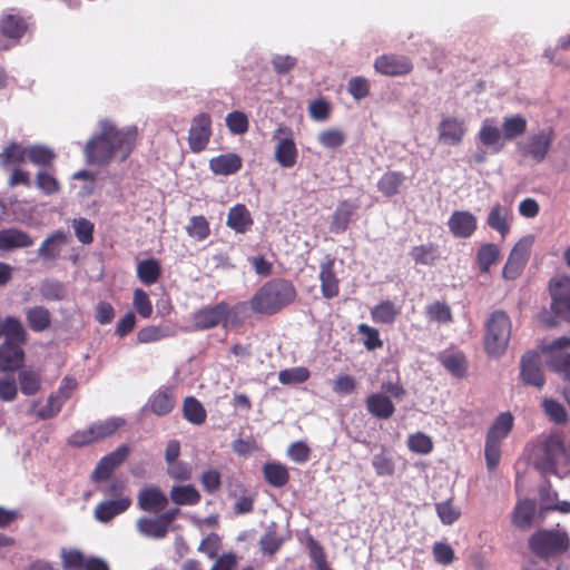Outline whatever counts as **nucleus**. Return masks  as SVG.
Listing matches in <instances>:
<instances>
[{"instance_id":"nucleus-54","label":"nucleus","mask_w":570,"mask_h":570,"mask_svg":"<svg viewBox=\"0 0 570 570\" xmlns=\"http://www.w3.org/2000/svg\"><path fill=\"white\" fill-rule=\"evenodd\" d=\"M171 335L173 331L169 327L146 326L137 333V340L139 343H151Z\"/></svg>"},{"instance_id":"nucleus-61","label":"nucleus","mask_w":570,"mask_h":570,"mask_svg":"<svg viewBox=\"0 0 570 570\" xmlns=\"http://www.w3.org/2000/svg\"><path fill=\"white\" fill-rule=\"evenodd\" d=\"M186 229L190 237L198 240H204L209 235V225L204 216L191 217Z\"/></svg>"},{"instance_id":"nucleus-45","label":"nucleus","mask_w":570,"mask_h":570,"mask_svg":"<svg viewBox=\"0 0 570 570\" xmlns=\"http://www.w3.org/2000/svg\"><path fill=\"white\" fill-rule=\"evenodd\" d=\"M183 411L184 417L193 424H202L206 419L204 406L195 397L185 399Z\"/></svg>"},{"instance_id":"nucleus-18","label":"nucleus","mask_w":570,"mask_h":570,"mask_svg":"<svg viewBox=\"0 0 570 570\" xmlns=\"http://www.w3.org/2000/svg\"><path fill=\"white\" fill-rule=\"evenodd\" d=\"M520 377L527 385L541 389L544 385V375L541 358L535 352L525 353L520 362Z\"/></svg>"},{"instance_id":"nucleus-7","label":"nucleus","mask_w":570,"mask_h":570,"mask_svg":"<svg viewBox=\"0 0 570 570\" xmlns=\"http://www.w3.org/2000/svg\"><path fill=\"white\" fill-rule=\"evenodd\" d=\"M194 325L198 330H207L217 325L234 326L238 321V312L225 303L202 308L194 314Z\"/></svg>"},{"instance_id":"nucleus-22","label":"nucleus","mask_w":570,"mask_h":570,"mask_svg":"<svg viewBox=\"0 0 570 570\" xmlns=\"http://www.w3.org/2000/svg\"><path fill=\"white\" fill-rule=\"evenodd\" d=\"M478 139L483 146L492 148L495 153L500 151L505 144L502 129L494 118H487L482 121Z\"/></svg>"},{"instance_id":"nucleus-62","label":"nucleus","mask_w":570,"mask_h":570,"mask_svg":"<svg viewBox=\"0 0 570 570\" xmlns=\"http://www.w3.org/2000/svg\"><path fill=\"white\" fill-rule=\"evenodd\" d=\"M226 126L230 132L243 135L248 129V118L242 111H233L226 116Z\"/></svg>"},{"instance_id":"nucleus-27","label":"nucleus","mask_w":570,"mask_h":570,"mask_svg":"<svg viewBox=\"0 0 570 570\" xmlns=\"http://www.w3.org/2000/svg\"><path fill=\"white\" fill-rule=\"evenodd\" d=\"M367 411L377 419H390L395 407L391 399L384 393H372L366 399Z\"/></svg>"},{"instance_id":"nucleus-15","label":"nucleus","mask_w":570,"mask_h":570,"mask_svg":"<svg viewBox=\"0 0 570 570\" xmlns=\"http://www.w3.org/2000/svg\"><path fill=\"white\" fill-rule=\"evenodd\" d=\"M553 139V129L546 128L530 136L524 144L520 145V150L524 156L531 157L537 163H541L548 155Z\"/></svg>"},{"instance_id":"nucleus-58","label":"nucleus","mask_w":570,"mask_h":570,"mask_svg":"<svg viewBox=\"0 0 570 570\" xmlns=\"http://www.w3.org/2000/svg\"><path fill=\"white\" fill-rule=\"evenodd\" d=\"M372 465L375 472L383 476L392 475L395 469L392 455L385 450L373 456Z\"/></svg>"},{"instance_id":"nucleus-41","label":"nucleus","mask_w":570,"mask_h":570,"mask_svg":"<svg viewBox=\"0 0 570 570\" xmlns=\"http://www.w3.org/2000/svg\"><path fill=\"white\" fill-rule=\"evenodd\" d=\"M19 385L20 390L24 395H33L41 389V376L40 373L26 368L19 373Z\"/></svg>"},{"instance_id":"nucleus-32","label":"nucleus","mask_w":570,"mask_h":570,"mask_svg":"<svg viewBox=\"0 0 570 570\" xmlns=\"http://www.w3.org/2000/svg\"><path fill=\"white\" fill-rule=\"evenodd\" d=\"M355 206L348 202H343L338 205L333 214L330 230L334 234H342L346 230Z\"/></svg>"},{"instance_id":"nucleus-20","label":"nucleus","mask_w":570,"mask_h":570,"mask_svg":"<svg viewBox=\"0 0 570 570\" xmlns=\"http://www.w3.org/2000/svg\"><path fill=\"white\" fill-rule=\"evenodd\" d=\"M513 218L510 204H494L489 210L487 224L504 237L510 232L511 220Z\"/></svg>"},{"instance_id":"nucleus-9","label":"nucleus","mask_w":570,"mask_h":570,"mask_svg":"<svg viewBox=\"0 0 570 570\" xmlns=\"http://www.w3.org/2000/svg\"><path fill=\"white\" fill-rule=\"evenodd\" d=\"M276 141L274 157L275 160L284 168H291L297 160V148L289 127L278 126L272 136Z\"/></svg>"},{"instance_id":"nucleus-64","label":"nucleus","mask_w":570,"mask_h":570,"mask_svg":"<svg viewBox=\"0 0 570 570\" xmlns=\"http://www.w3.org/2000/svg\"><path fill=\"white\" fill-rule=\"evenodd\" d=\"M63 403V397H60V395L56 393L50 394L47 403L38 411V417L46 420L56 416L60 412Z\"/></svg>"},{"instance_id":"nucleus-52","label":"nucleus","mask_w":570,"mask_h":570,"mask_svg":"<svg viewBox=\"0 0 570 570\" xmlns=\"http://www.w3.org/2000/svg\"><path fill=\"white\" fill-rule=\"evenodd\" d=\"M36 186L45 195L59 193L60 185L55 175L49 170H39L36 175Z\"/></svg>"},{"instance_id":"nucleus-34","label":"nucleus","mask_w":570,"mask_h":570,"mask_svg":"<svg viewBox=\"0 0 570 570\" xmlns=\"http://www.w3.org/2000/svg\"><path fill=\"white\" fill-rule=\"evenodd\" d=\"M504 141H511L522 136L527 130V119L520 115L504 117L501 124Z\"/></svg>"},{"instance_id":"nucleus-46","label":"nucleus","mask_w":570,"mask_h":570,"mask_svg":"<svg viewBox=\"0 0 570 570\" xmlns=\"http://www.w3.org/2000/svg\"><path fill=\"white\" fill-rule=\"evenodd\" d=\"M283 543V538H281L275 530H267L258 542L262 553L269 558H273L278 552Z\"/></svg>"},{"instance_id":"nucleus-23","label":"nucleus","mask_w":570,"mask_h":570,"mask_svg":"<svg viewBox=\"0 0 570 570\" xmlns=\"http://www.w3.org/2000/svg\"><path fill=\"white\" fill-rule=\"evenodd\" d=\"M33 245V238L18 228L0 229V252H11Z\"/></svg>"},{"instance_id":"nucleus-8","label":"nucleus","mask_w":570,"mask_h":570,"mask_svg":"<svg viewBox=\"0 0 570 570\" xmlns=\"http://www.w3.org/2000/svg\"><path fill=\"white\" fill-rule=\"evenodd\" d=\"M570 338L559 337L551 342L542 343L540 351L547 356L548 366L564 377H570Z\"/></svg>"},{"instance_id":"nucleus-26","label":"nucleus","mask_w":570,"mask_h":570,"mask_svg":"<svg viewBox=\"0 0 570 570\" xmlns=\"http://www.w3.org/2000/svg\"><path fill=\"white\" fill-rule=\"evenodd\" d=\"M24 353L17 343L4 342L0 345V368L14 371L23 363Z\"/></svg>"},{"instance_id":"nucleus-42","label":"nucleus","mask_w":570,"mask_h":570,"mask_svg":"<svg viewBox=\"0 0 570 570\" xmlns=\"http://www.w3.org/2000/svg\"><path fill=\"white\" fill-rule=\"evenodd\" d=\"M400 309L390 301H385L374 306L371 315L374 322L380 324H392Z\"/></svg>"},{"instance_id":"nucleus-21","label":"nucleus","mask_w":570,"mask_h":570,"mask_svg":"<svg viewBox=\"0 0 570 570\" xmlns=\"http://www.w3.org/2000/svg\"><path fill=\"white\" fill-rule=\"evenodd\" d=\"M128 449L120 446L114 452L105 455L92 471V479L95 481L107 480L116 468H118L127 458Z\"/></svg>"},{"instance_id":"nucleus-31","label":"nucleus","mask_w":570,"mask_h":570,"mask_svg":"<svg viewBox=\"0 0 570 570\" xmlns=\"http://www.w3.org/2000/svg\"><path fill=\"white\" fill-rule=\"evenodd\" d=\"M500 258V248L493 243L482 244L476 252V265L481 273L489 274Z\"/></svg>"},{"instance_id":"nucleus-35","label":"nucleus","mask_w":570,"mask_h":570,"mask_svg":"<svg viewBox=\"0 0 570 570\" xmlns=\"http://www.w3.org/2000/svg\"><path fill=\"white\" fill-rule=\"evenodd\" d=\"M153 413L163 416L171 412L175 406V397L171 391H158L149 400Z\"/></svg>"},{"instance_id":"nucleus-44","label":"nucleus","mask_w":570,"mask_h":570,"mask_svg":"<svg viewBox=\"0 0 570 570\" xmlns=\"http://www.w3.org/2000/svg\"><path fill=\"white\" fill-rule=\"evenodd\" d=\"M263 472L267 482L275 487H282L288 481V471L286 466L281 463H266Z\"/></svg>"},{"instance_id":"nucleus-17","label":"nucleus","mask_w":570,"mask_h":570,"mask_svg":"<svg viewBox=\"0 0 570 570\" xmlns=\"http://www.w3.org/2000/svg\"><path fill=\"white\" fill-rule=\"evenodd\" d=\"M374 70L383 76L400 77L413 69L411 60L404 56L382 55L374 60Z\"/></svg>"},{"instance_id":"nucleus-51","label":"nucleus","mask_w":570,"mask_h":570,"mask_svg":"<svg viewBox=\"0 0 570 570\" xmlns=\"http://www.w3.org/2000/svg\"><path fill=\"white\" fill-rule=\"evenodd\" d=\"M27 160V148L18 144H12L0 154V166L7 168L10 165L23 163Z\"/></svg>"},{"instance_id":"nucleus-59","label":"nucleus","mask_w":570,"mask_h":570,"mask_svg":"<svg viewBox=\"0 0 570 570\" xmlns=\"http://www.w3.org/2000/svg\"><path fill=\"white\" fill-rule=\"evenodd\" d=\"M306 548L308 550L309 558L315 564V570L328 566L324 548L312 535L306 538Z\"/></svg>"},{"instance_id":"nucleus-38","label":"nucleus","mask_w":570,"mask_h":570,"mask_svg":"<svg viewBox=\"0 0 570 570\" xmlns=\"http://www.w3.org/2000/svg\"><path fill=\"white\" fill-rule=\"evenodd\" d=\"M410 255L420 265H433L440 257L438 246L431 243L413 247Z\"/></svg>"},{"instance_id":"nucleus-12","label":"nucleus","mask_w":570,"mask_h":570,"mask_svg":"<svg viewBox=\"0 0 570 570\" xmlns=\"http://www.w3.org/2000/svg\"><path fill=\"white\" fill-rule=\"evenodd\" d=\"M175 504L168 512L163 513L159 517L153 518H140L137 522L139 531L146 535L155 538H164L170 523L176 519L179 513V504H190L196 501H173Z\"/></svg>"},{"instance_id":"nucleus-40","label":"nucleus","mask_w":570,"mask_h":570,"mask_svg":"<svg viewBox=\"0 0 570 570\" xmlns=\"http://www.w3.org/2000/svg\"><path fill=\"white\" fill-rule=\"evenodd\" d=\"M160 264L154 258L145 259L137 265L138 278L146 285L155 284L160 276Z\"/></svg>"},{"instance_id":"nucleus-36","label":"nucleus","mask_w":570,"mask_h":570,"mask_svg":"<svg viewBox=\"0 0 570 570\" xmlns=\"http://www.w3.org/2000/svg\"><path fill=\"white\" fill-rule=\"evenodd\" d=\"M405 181V176L400 171H387L377 181V189L385 196L396 195Z\"/></svg>"},{"instance_id":"nucleus-43","label":"nucleus","mask_w":570,"mask_h":570,"mask_svg":"<svg viewBox=\"0 0 570 570\" xmlns=\"http://www.w3.org/2000/svg\"><path fill=\"white\" fill-rule=\"evenodd\" d=\"M2 334L6 336V342L24 343L26 331L20 321L13 317H8L1 325Z\"/></svg>"},{"instance_id":"nucleus-4","label":"nucleus","mask_w":570,"mask_h":570,"mask_svg":"<svg viewBox=\"0 0 570 570\" xmlns=\"http://www.w3.org/2000/svg\"><path fill=\"white\" fill-rule=\"evenodd\" d=\"M514 425L511 412L500 413L488 429L484 443L487 468L494 470L501 460L502 442L509 436Z\"/></svg>"},{"instance_id":"nucleus-50","label":"nucleus","mask_w":570,"mask_h":570,"mask_svg":"<svg viewBox=\"0 0 570 570\" xmlns=\"http://www.w3.org/2000/svg\"><path fill=\"white\" fill-rule=\"evenodd\" d=\"M542 407L546 415L557 424H563L568 420V413L563 404L553 399H543Z\"/></svg>"},{"instance_id":"nucleus-10","label":"nucleus","mask_w":570,"mask_h":570,"mask_svg":"<svg viewBox=\"0 0 570 570\" xmlns=\"http://www.w3.org/2000/svg\"><path fill=\"white\" fill-rule=\"evenodd\" d=\"M438 141L445 146H460L468 132V125L461 117L444 115L436 127Z\"/></svg>"},{"instance_id":"nucleus-14","label":"nucleus","mask_w":570,"mask_h":570,"mask_svg":"<svg viewBox=\"0 0 570 570\" xmlns=\"http://www.w3.org/2000/svg\"><path fill=\"white\" fill-rule=\"evenodd\" d=\"M551 308L556 315L570 322V277L558 275L550 281Z\"/></svg>"},{"instance_id":"nucleus-37","label":"nucleus","mask_w":570,"mask_h":570,"mask_svg":"<svg viewBox=\"0 0 570 570\" xmlns=\"http://www.w3.org/2000/svg\"><path fill=\"white\" fill-rule=\"evenodd\" d=\"M317 141L325 149L335 150L346 141V132L340 128H326L317 134Z\"/></svg>"},{"instance_id":"nucleus-13","label":"nucleus","mask_w":570,"mask_h":570,"mask_svg":"<svg viewBox=\"0 0 570 570\" xmlns=\"http://www.w3.org/2000/svg\"><path fill=\"white\" fill-rule=\"evenodd\" d=\"M533 243L534 237L528 235L514 245L502 271L505 279H515L520 276L528 262Z\"/></svg>"},{"instance_id":"nucleus-19","label":"nucleus","mask_w":570,"mask_h":570,"mask_svg":"<svg viewBox=\"0 0 570 570\" xmlns=\"http://www.w3.org/2000/svg\"><path fill=\"white\" fill-rule=\"evenodd\" d=\"M476 217L468 210L452 213L448 222L450 232L459 238L471 237L476 229Z\"/></svg>"},{"instance_id":"nucleus-11","label":"nucleus","mask_w":570,"mask_h":570,"mask_svg":"<svg viewBox=\"0 0 570 570\" xmlns=\"http://www.w3.org/2000/svg\"><path fill=\"white\" fill-rule=\"evenodd\" d=\"M124 420L120 417H110L101 422L94 423L83 431H78L70 436L69 442L81 446L114 434L121 425Z\"/></svg>"},{"instance_id":"nucleus-3","label":"nucleus","mask_w":570,"mask_h":570,"mask_svg":"<svg viewBox=\"0 0 570 570\" xmlns=\"http://www.w3.org/2000/svg\"><path fill=\"white\" fill-rule=\"evenodd\" d=\"M294 286L284 279L266 283L250 299L252 308L259 313L272 314L294 301Z\"/></svg>"},{"instance_id":"nucleus-2","label":"nucleus","mask_w":570,"mask_h":570,"mask_svg":"<svg viewBox=\"0 0 570 570\" xmlns=\"http://www.w3.org/2000/svg\"><path fill=\"white\" fill-rule=\"evenodd\" d=\"M535 465L543 472L559 476L570 474V451L560 433L550 434L541 441Z\"/></svg>"},{"instance_id":"nucleus-48","label":"nucleus","mask_w":570,"mask_h":570,"mask_svg":"<svg viewBox=\"0 0 570 570\" xmlns=\"http://www.w3.org/2000/svg\"><path fill=\"white\" fill-rule=\"evenodd\" d=\"M55 157V153L46 146L35 145L27 148V159L37 166H48Z\"/></svg>"},{"instance_id":"nucleus-28","label":"nucleus","mask_w":570,"mask_h":570,"mask_svg":"<svg viewBox=\"0 0 570 570\" xmlns=\"http://www.w3.org/2000/svg\"><path fill=\"white\" fill-rule=\"evenodd\" d=\"M226 225L236 233H246L253 225L249 210L243 204L233 206L227 214Z\"/></svg>"},{"instance_id":"nucleus-16","label":"nucleus","mask_w":570,"mask_h":570,"mask_svg":"<svg viewBox=\"0 0 570 570\" xmlns=\"http://www.w3.org/2000/svg\"><path fill=\"white\" fill-rule=\"evenodd\" d=\"M212 136V118L207 114H199L194 117L188 134L189 148L194 153L204 150Z\"/></svg>"},{"instance_id":"nucleus-30","label":"nucleus","mask_w":570,"mask_h":570,"mask_svg":"<svg viewBox=\"0 0 570 570\" xmlns=\"http://www.w3.org/2000/svg\"><path fill=\"white\" fill-rule=\"evenodd\" d=\"M69 236L65 232H56L43 240L39 247L38 254L46 259H56L59 257L61 249L67 245Z\"/></svg>"},{"instance_id":"nucleus-53","label":"nucleus","mask_w":570,"mask_h":570,"mask_svg":"<svg viewBox=\"0 0 570 570\" xmlns=\"http://www.w3.org/2000/svg\"><path fill=\"white\" fill-rule=\"evenodd\" d=\"M309 371L304 366L282 370L278 373V381L284 385L299 384L307 381Z\"/></svg>"},{"instance_id":"nucleus-25","label":"nucleus","mask_w":570,"mask_h":570,"mask_svg":"<svg viewBox=\"0 0 570 570\" xmlns=\"http://www.w3.org/2000/svg\"><path fill=\"white\" fill-rule=\"evenodd\" d=\"M243 165L242 158L234 153H227L209 160V168L215 175L229 176L237 173Z\"/></svg>"},{"instance_id":"nucleus-56","label":"nucleus","mask_w":570,"mask_h":570,"mask_svg":"<svg viewBox=\"0 0 570 570\" xmlns=\"http://www.w3.org/2000/svg\"><path fill=\"white\" fill-rule=\"evenodd\" d=\"M436 513L443 524L450 525L461 517V510L453 501H441L435 504Z\"/></svg>"},{"instance_id":"nucleus-24","label":"nucleus","mask_w":570,"mask_h":570,"mask_svg":"<svg viewBox=\"0 0 570 570\" xmlns=\"http://www.w3.org/2000/svg\"><path fill=\"white\" fill-rule=\"evenodd\" d=\"M321 292L325 298L338 295L340 281L334 272V259H327L320 266Z\"/></svg>"},{"instance_id":"nucleus-55","label":"nucleus","mask_w":570,"mask_h":570,"mask_svg":"<svg viewBox=\"0 0 570 570\" xmlns=\"http://www.w3.org/2000/svg\"><path fill=\"white\" fill-rule=\"evenodd\" d=\"M2 33L13 40L19 39L26 32V24L17 16H8L2 20Z\"/></svg>"},{"instance_id":"nucleus-6","label":"nucleus","mask_w":570,"mask_h":570,"mask_svg":"<svg viewBox=\"0 0 570 570\" xmlns=\"http://www.w3.org/2000/svg\"><path fill=\"white\" fill-rule=\"evenodd\" d=\"M511 321L501 311L494 312L487 323L485 350L490 355L499 356L508 347L511 336Z\"/></svg>"},{"instance_id":"nucleus-33","label":"nucleus","mask_w":570,"mask_h":570,"mask_svg":"<svg viewBox=\"0 0 570 570\" xmlns=\"http://www.w3.org/2000/svg\"><path fill=\"white\" fill-rule=\"evenodd\" d=\"M131 501H100L95 509V517L100 522H108L116 515L125 512Z\"/></svg>"},{"instance_id":"nucleus-57","label":"nucleus","mask_w":570,"mask_h":570,"mask_svg":"<svg viewBox=\"0 0 570 570\" xmlns=\"http://www.w3.org/2000/svg\"><path fill=\"white\" fill-rule=\"evenodd\" d=\"M72 227L77 239L82 244H90L94 240V224L86 218H75Z\"/></svg>"},{"instance_id":"nucleus-1","label":"nucleus","mask_w":570,"mask_h":570,"mask_svg":"<svg viewBox=\"0 0 570 570\" xmlns=\"http://www.w3.org/2000/svg\"><path fill=\"white\" fill-rule=\"evenodd\" d=\"M138 137L135 125L119 127L110 119H101L97 132L86 142L85 157L89 164L98 166L122 163L136 148Z\"/></svg>"},{"instance_id":"nucleus-5","label":"nucleus","mask_w":570,"mask_h":570,"mask_svg":"<svg viewBox=\"0 0 570 570\" xmlns=\"http://www.w3.org/2000/svg\"><path fill=\"white\" fill-rule=\"evenodd\" d=\"M570 539L566 531L538 530L529 539V549L541 559H549L567 552Z\"/></svg>"},{"instance_id":"nucleus-39","label":"nucleus","mask_w":570,"mask_h":570,"mask_svg":"<svg viewBox=\"0 0 570 570\" xmlns=\"http://www.w3.org/2000/svg\"><path fill=\"white\" fill-rule=\"evenodd\" d=\"M60 559L62 570H86L87 558L80 550L62 548Z\"/></svg>"},{"instance_id":"nucleus-29","label":"nucleus","mask_w":570,"mask_h":570,"mask_svg":"<svg viewBox=\"0 0 570 570\" xmlns=\"http://www.w3.org/2000/svg\"><path fill=\"white\" fill-rule=\"evenodd\" d=\"M535 517V501H518L512 513V523L520 530H528L531 528Z\"/></svg>"},{"instance_id":"nucleus-49","label":"nucleus","mask_w":570,"mask_h":570,"mask_svg":"<svg viewBox=\"0 0 570 570\" xmlns=\"http://www.w3.org/2000/svg\"><path fill=\"white\" fill-rule=\"evenodd\" d=\"M410 451L417 454H429L433 450L432 439L422 432L410 434L406 441Z\"/></svg>"},{"instance_id":"nucleus-60","label":"nucleus","mask_w":570,"mask_h":570,"mask_svg":"<svg viewBox=\"0 0 570 570\" xmlns=\"http://www.w3.org/2000/svg\"><path fill=\"white\" fill-rule=\"evenodd\" d=\"M132 305H134L135 309L137 311V313L142 318H148L151 316L153 304H151V301L149 299L148 294L144 289L136 288L134 291Z\"/></svg>"},{"instance_id":"nucleus-47","label":"nucleus","mask_w":570,"mask_h":570,"mask_svg":"<svg viewBox=\"0 0 570 570\" xmlns=\"http://www.w3.org/2000/svg\"><path fill=\"white\" fill-rule=\"evenodd\" d=\"M27 320L33 331L41 332L50 325V313L45 307L36 306L27 311Z\"/></svg>"},{"instance_id":"nucleus-63","label":"nucleus","mask_w":570,"mask_h":570,"mask_svg":"<svg viewBox=\"0 0 570 570\" xmlns=\"http://www.w3.org/2000/svg\"><path fill=\"white\" fill-rule=\"evenodd\" d=\"M347 90L355 100H361L370 94V81L365 77H352L347 82Z\"/></svg>"}]
</instances>
